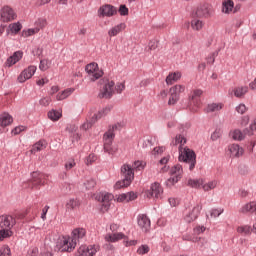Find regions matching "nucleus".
I'll use <instances>...</instances> for the list:
<instances>
[{
  "instance_id": "obj_1",
  "label": "nucleus",
  "mask_w": 256,
  "mask_h": 256,
  "mask_svg": "<svg viewBox=\"0 0 256 256\" xmlns=\"http://www.w3.org/2000/svg\"><path fill=\"white\" fill-rule=\"evenodd\" d=\"M119 125L114 124L110 126L108 131L104 134V151L109 155H115L117 148L113 147V140L115 139V131H117Z\"/></svg>"
},
{
  "instance_id": "obj_2",
  "label": "nucleus",
  "mask_w": 256,
  "mask_h": 256,
  "mask_svg": "<svg viewBox=\"0 0 256 256\" xmlns=\"http://www.w3.org/2000/svg\"><path fill=\"white\" fill-rule=\"evenodd\" d=\"M178 159L179 161H183V163H188L190 171H193L195 165H197V155L195 154V151L188 147L180 148Z\"/></svg>"
},
{
  "instance_id": "obj_3",
  "label": "nucleus",
  "mask_w": 256,
  "mask_h": 256,
  "mask_svg": "<svg viewBox=\"0 0 256 256\" xmlns=\"http://www.w3.org/2000/svg\"><path fill=\"white\" fill-rule=\"evenodd\" d=\"M96 201L102 203L101 211L105 213V211H109L111 207V201L115 199V196L109 192H100L95 196Z\"/></svg>"
},
{
  "instance_id": "obj_4",
  "label": "nucleus",
  "mask_w": 256,
  "mask_h": 256,
  "mask_svg": "<svg viewBox=\"0 0 256 256\" xmlns=\"http://www.w3.org/2000/svg\"><path fill=\"white\" fill-rule=\"evenodd\" d=\"M77 247V242L74 238L71 237H63L62 240L57 244L58 251L61 253H71Z\"/></svg>"
},
{
  "instance_id": "obj_5",
  "label": "nucleus",
  "mask_w": 256,
  "mask_h": 256,
  "mask_svg": "<svg viewBox=\"0 0 256 256\" xmlns=\"http://www.w3.org/2000/svg\"><path fill=\"white\" fill-rule=\"evenodd\" d=\"M171 177L167 180V185L171 187V185H175V183H179L180 179L183 177V166L181 164H176L170 169Z\"/></svg>"
},
{
  "instance_id": "obj_6",
  "label": "nucleus",
  "mask_w": 256,
  "mask_h": 256,
  "mask_svg": "<svg viewBox=\"0 0 256 256\" xmlns=\"http://www.w3.org/2000/svg\"><path fill=\"white\" fill-rule=\"evenodd\" d=\"M85 71L90 81H97V79L103 77V70L99 69V65L95 62L86 65Z\"/></svg>"
},
{
  "instance_id": "obj_7",
  "label": "nucleus",
  "mask_w": 256,
  "mask_h": 256,
  "mask_svg": "<svg viewBox=\"0 0 256 256\" xmlns=\"http://www.w3.org/2000/svg\"><path fill=\"white\" fill-rule=\"evenodd\" d=\"M201 209H203V205L196 204L192 208H186L184 211V221L186 223H193L199 217V213H201Z\"/></svg>"
},
{
  "instance_id": "obj_8",
  "label": "nucleus",
  "mask_w": 256,
  "mask_h": 256,
  "mask_svg": "<svg viewBox=\"0 0 256 256\" xmlns=\"http://www.w3.org/2000/svg\"><path fill=\"white\" fill-rule=\"evenodd\" d=\"M17 19V13L10 6H3L0 9V21L2 23H11Z\"/></svg>"
},
{
  "instance_id": "obj_9",
  "label": "nucleus",
  "mask_w": 256,
  "mask_h": 256,
  "mask_svg": "<svg viewBox=\"0 0 256 256\" xmlns=\"http://www.w3.org/2000/svg\"><path fill=\"white\" fill-rule=\"evenodd\" d=\"M101 251V246L98 244L82 245L77 251V256H95Z\"/></svg>"
},
{
  "instance_id": "obj_10",
  "label": "nucleus",
  "mask_w": 256,
  "mask_h": 256,
  "mask_svg": "<svg viewBox=\"0 0 256 256\" xmlns=\"http://www.w3.org/2000/svg\"><path fill=\"white\" fill-rule=\"evenodd\" d=\"M113 95H115V82L108 80L100 90L98 97L100 99H111Z\"/></svg>"
},
{
  "instance_id": "obj_11",
  "label": "nucleus",
  "mask_w": 256,
  "mask_h": 256,
  "mask_svg": "<svg viewBox=\"0 0 256 256\" xmlns=\"http://www.w3.org/2000/svg\"><path fill=\"white\" fill-rule=\"evenodd\" d=\"M109 113H111V107H105L101 109L97 114H94L92 116V119L90 122L84 123L82 125V128L85 129V131H87V129H90L93 123H95L96 121H99V119H101L102 117H105V115H109Z\"/></svg>"
},
{
  "instance_id": "obj_12",
  "label": "nucleus",
  "mask_w": 256,
  "mask_h": 256,
  "mask_svg": "<svg viewBox=\"0 0 256 256\" xmlns=\"http://www.w3.org/2000/svg\"><path fill=\"white\" fill-rule=\"evenodd\" d=\"M213 7L209 4H203L196 10V16L203 19H209V17H213Z\"/></svg>"
},
{
  "instance_id": "obj_13",
  "label": "nucleus",
  "mask_w": 256,
  "mask_h": 256,
  "mask_svg": "<svg viewBox=\"0 0 256 256\" xmlns=\"http://www.w3.org/2000/svg\"><path fill=\"white\" fill-rule=\"evenodd\" d=\"M16 223L17 221L15 220V217L11 215L0 216V229H10L11 231Z\"/></svg>"
},
{
  "instance_id": "obj_14",
  "label": "nucleus",
  "mask_w": 256,
  "mask_h": 256,
  "mask_svg": "<svg viewBox=\"0 0 256 256\" xmlns=\"http://www.w3.org/2000/svg\"><path fill=\"white\" fill-rule=\"evenodd\" d=\"M114 15H117V8L110 4L103 5L98 10V17H113Z\"/></svg>"
},
{
  "instance_id": "obj_15",
  "label": "nucleus",
  "mask_w": 256,
  "mask_h": 256,
  "mask_svg": "<svg viewBox=\"0 0 256 256\" xmlns=\"http://www.w3.org/2000/svg\"><path fill=\"white\" fill-rule=\"evenodd\" d=\"M36 71H37V66H28L18 76V82L25 83V81H28V79H31V77L35 75Z\"/></svg>"
},
{
  "instance_id": "obj_16",
  "label": "nucleus",
  "mask_w": 256,
  "mask_h": 256,
  "mask_svg": "<svg viewBox=\"0 0 256 256\" xmlns=\"http://www.w3.org/2000/svg\"><path fill=\"white\" fill-rule=\"evenodd\" d=\"M203 95V90L195 89L190 93L189 99L192 105H196V107L190 108L193 113H197V107H199V99Z\"/></svg>"
},
{
  "instance_id": "obj_17",
  "label": "nucleus",
  "mask_w": 256,
  "mask_h": 256,
  "mask_svg": "<svg viewBox=\"0 0 256 256\" xmlns=\"http://www.w3.org/2000/svg\"><path fill=\"white\" fill-rule=\"evenodd\" d=\"M137 223H138V226L140 227V229H142V231H144V233H147V231H149V229H151V220L145 214L138 215Z\"/></svg>"
},
{
  "instance_id": "obj_18",
  "label": "nucleus",
  "mask_w": 256,
  "mask_h": 256,
  "mask_svg": "<svg viewBox=\"0 0 256 256\" xmlns=\"http://www.w3.org/2000/svg\"><path fill=\"white\" fill-rule=\"evenodd\" d=\"M39 185H45V174L33 172L30 187L33 189V187H39Z\"/></svg>"
},
{
  "instance_id": "obj_19",
  "label": "nucleus",
  "mask_w": 256,
  "mask_h": 256,
  "mask_svg": "<svg viewBox=\"0 0 256 256\" xmlns=\"http://www.w3.org/2000/svg\"><path fill=\"white\" fill-rule=\"evenodd\" d=\"M228 153L230 157H236L239 159V157H243L245 150L239 144H230L228 146Z\"/></svg>"
},
{
  "instance_id": "obj_20",
  "label": "nucleus",
  "mask_w": 256,
  "mask_h": 256,
  "mask_svg": "<svg viewBox=\"0 0 256 256\" xmlns=\"http://www.w3.org/2000/svg\"><path fill=\"white\" fill-rule=\"evenodd\" d=\"M121 175L124 179H128V181H131V182H133V179H135V173L133 172V167L129 164L122 165Z\"/></svg>"
},
{
  "instance_id": "obj_21",
  "label": "nucleus",
  "mask_w": 256,
  "mask_h": 256,
  "mask_svg": "<svg viewBox=\"0 0 256 256\" xmlns=\"http://www.w3.org/2000/svg\"><path fill=\"white\" fill-rule=\"evenodd\" d=\"M222 13H225V15H231V13H237V10H235V2L233 0H224L222 1Z\"/></svg>"
},
{
  "instance_id": "obj_22",
  "label": "nucleus",
  "mask_w": 256,
  "mask_h": 256,
  "mask_svg": "<svg viewBox=\"0 0 256 256\" xmlns=\"http://www.w3.org/2000/svg\"><path fill=\"white\" fill-rule=\"evenodd\" d=\"M161 195H163V187H161V184H159V182H154L151 185L148 197H155V199H159L161 198Z\"/></svg>"
},
{
  "instance_id": "obj_23",
  "label": "nucleus",
  "mask_w": 256,
  "mask_h": 256,
  "mask_svg": "<svg viewBox=\"0 0 256 256\" xmlns=\"http://www.w3.org/2000/svg\"><path fill=\"white\" fill-rule=\"evenodd\" d=\"M23 59V52L22 51H16L12 56H10L6 62L5 66L6 67H13L16 63H19Z\"/></svg>"
},
{
  "instance_id": "obj_24",
  "label": "nucleus",
  "mask_w": 256,
  "mask_h": 256,
  "mask_svg": "<svg viewBox=\"0 0 256 256\" xmlns=\"http://www.w3.org/2000/svg\"><path fill=\"white\" fill-rule=\"evenodd\" d=\"M126 28H127V25L125 23L117 24L116 26L112 27L108 31V35H109V37H117V35H119V33L123 32V31H125Z\"/></svg>"
},
{
  "instance_id": "obj_25",
  "label": "nucleus",
  "mask_w": 256,
  "mask_h": 256,
  "mask_svg": "<svg viewBox=\"0 0 256 256\" xmlns=\"http://www.w3.org/2000/svg\"><path fill=\"white\" fill-rule=\"evenodd\" d=\"M185 143H187V139L183 137V135L179 134L176 135L175 139L172 140L171 146L177 147V145H179L178 149L181 151V149H185V147H183Z\"/></svg>"
},
{
  "instance_id": "obj_26",
  "label": "nucleus",
  "mask_w": 256,
  "mask_h": 256,
  "mask_svg": "<svg viewBox=\"0 0 256 256\" xmlns=\"http://www.w3.org/2000/svg\"><path fill=\"white\" fill-rule=\"evenodd\" d=\"M182 74L179 71L170 72L169 75L166 77V84L173 85V83H177L179 79H181Z\"/></svg>"
},
{
  "instance_id": "obj_27",
  "label": "nucleus",
  "mask_w": 256,
  "mask_h": 256,
  "mask_svg": "<svg viewBox=\"0 0 256 256\" xmlns=\"http://www.w3.org/2000/svg\"><path fill=\"white\" fill-rule=\"evenodd\" d=\"M121 239H125V234L119 232L114 234H107L105 236V241L108 243H117V241H121Z\"/></svg>"
},
{
  "instance_id": "obj_28",
  "label": "nucleus",
  "mask_w": 256,
  "mask_h": 256,
  "mask_svg": "<svg viewBox=\"0 0 256 256\" xmlns=\"http://www.w3.org/2000/svg\"><path fill=\"white\" fill-rule=\"evenodd\" d=\"M13 123V117L9 113H3L0 115V125L1 127H8Z\"/></svg>"
},
{
  "instance_id": "obj_29",
  "label": "nucleus",
  "mask_w": 256,
  "mask_h": 256,
  "mask_svg": "<svg viewBox=\"0 0 256 256\" xmlns=\"http://www.w3.org/2000/svg\"><path fill=\"white\" fill-rule=\"evenodd\" d=\"M249 92V87L247 86H238L234 88L233 93L235 97L241 99V97H245V94Z\"/></svg>"
},
{
  "instance_id": "obj_30",
  "label": "nucleus",
  "mask_w": 256,
  "mask_h": 256,
  "mask_svg": "<svg viewBox=\"0 0 256 256\" xmlns=\"http://www.w3.org/2000/svg\"><path fill=\"white\" fill-rule=\"evenodd\" d=\"M191 27H192L193 31H201V29H203V27H205V22H203V20H201L199 18H193L191 20Z\"/></svg>"
},
{
  "instance_id": "obj_31",
  "label": "nucleus",
  "mask_w": 256,
  "mask_h": 256,
  "mask_svg": "<svg viewBox=\"0 0 256 256\" xmlns=\"http://www.w3.org/2000/svg\"><path fill=\"white\" fill-rule=\"evenodd\" d=\"M223 109V103H211L206 107V113H218Z\"/></svg>"
},
{
  "instance_id": "obj_32",
  "label": "nucleus",
  "mask_w": 256,
  "mask_h": 256,
  "mask_svg": "<svg viewBox=\"0 0 256 256\" xmlns=\"http://www.w3.org/2000/svg\"><path fill=\"white\" fill-rule=\"evenodd\" d=\"M217 185H219V182L217 180H211L207 183L203 182L202 189L207 193L209 191H213V189H216Z\"/></svg>"
},
{
  "instance_id": "obj_33",
  "label": "nucleus",
  "mask_w": 256,
  "mask_h": 256,
  "mask_svg": "<svg viewBox=\"0 0 256 256\" xmlns=\"http://www.w3.org/2000/svg\"><path fill=\"white\" fill-rule=\"evenodd\" d=\"M81 202L77 198H71L66 202V209L68 211H73V209H77V207H80Z\"/></svg>"
},
{
  "instance_id": "obj_34",
  "label": "nucleus",
  "mask_w": 256,
  "mask_h": 256,
  "mask_svg": "<svg viewBox=\"0 0 256 256\" xmlns=\"http://www.w3.org/2000/svg\"><path fill=\"white\" fill-rule=\"evenodd\" d=\"M74 91H75V89H73V88H67L66 90H64L56 95V100L63 101L64 99H67V97L71 96Z\"/></svg>"
},
{
  "instance_id": "obj_35",
  "label": "nucleus",
  "mask_w": 256,
  "mask_h": 256,
  "mask_svg": "<svg viewBox=\"0 0 256 256\" xmlns=\"http://www.w3.org/2000/svg\"><path fill=\"white\" fill-rule=\"evenodd\" d=\"M232 139H234V141H243V139H245V135H247V133H245V130L244 132H242L241 130L239 129H236V130H233L231 133H230Z\"/></svg>"
},
{
  "instance_id": "obj_36",
  "label": "nucleus",
  "mask_w": 256,
  "mask_h": 256,
  "mask_svg": "<svg viewBox=\"0 0 256 256\" xmlns=\"http://www.w3.org/2000/svg\"><path fill=\"white\" fill-rule=\"evenodd\" d=\"M72 234H73L72 239H75L77 243V239H83V237L87 235V231L83 228H76L73 230Z\"/></svg>"
},
{
  "instance_id": "obj_37",
  "label": "nucleus",
  "mask_w": 256,
  "mask_h": 256,
  "mask_svg": "<svg viewBox=\"0 0 256 256\" xmlns=\"http://www.w3.org/2000/svg\"><path fill=\"white\" fill-rule=\"evenodd\" d=\"M187 185L188 187H192V189H199L200 187H203V178L189 179Z\"/></svg>"
},
{
  "instance_id": "obj_38",
  "label": "nucleus",
  "mask_w": 256,
  "mask_h": 256,
  "mask_svg": "<svg viewBox=\"0 0 256 256\" xmlns=\"http://www.w3.org/2000/svg\"><path fill=\"white\" fill-rule=\"evenodd\" d=\"M240 213H255V202H250L242 206Z\"/></svg>"
},
{
  "instance_id": "obj_39",
  "label": "nucleus",
  "mask_w": 256,
  "mask_h": 256,
  "mask_svg": "<svg viewBox=\"0 0 256 256\" xmlns=\"http://www.w3.org/2000/svg\"><path fill=\"white\" fill-rule=\"evenodd\" d=\"M47 147V143L45 141H39L38 143L34 144L31 153H38V151H43Z\"/></svg>"
},
{
  "instance_id": "obj_40",
  "label": "nucleus",
  "mask_w": 256,
  "mask_h": 256,
  "mask_svg": "<svg viewBox=\"0 0 256 256\" xmlns=\"http://www.w3.org/2000/svg\"><path fill=\"white\" fill-rule=\"evenodd\" d=\"M246 135L248 137H253L256 135V119L253 120L249 128H246L245 130Z\"/></svg>"
},
{
  "instance_id": "obj_41",
  "label": "nucleus",
  "mask_w": 256,
  "mask_h": 256,
  "mask_svg": "<svg viewBox=\"0 0 256 256\" xmlns=\"http://www.w3.org/2000/svg\"><path fill=\"white\" fill-rule=\"evenodd\" d=\"M237 233H239L240 235H251V226L249 225H244V226H239L236 229Z\"/></svg>"
},
{
  "instance_id": "obj_42",
  "label": "nucleus",
  "mask_w": 256,
  "mask_h": 256,
  "mask_svg": "<svg viewBox=\"0 0 256 256\" xmlns=\"http://www.w3.org/2000/svg\"><path fill=\"white\" fill-rule=\"evenodd\" d=\"M12 236H13V231H11L10 229L1 228L0 241H3V239H7Z\"/></svg>"
},
{
  "instance_id": "obj_43",
  "label": "nucleus",
  "mask_w": 256,
  "mask_h": 256,
  "mask_svg": "<svg viewBox=\"0 0 256 256\" xmlns=\"http://www.w3.org/2000/svg\"><path fill=\"white\" fill-rule=\"evenodd\" d=\"M39 28H29L27 30L22 31V37H31L37 33H39Z\"/></svg>"
},
{
  "instance_id": "obj_44",
  "label": "nucleus",
  "mask_w": 256,
  "mask_h": 256,
  "mask_svg": "<svg viewBox=\"0 0 256 256\" xmlns=\"http://www.w3.org/2000/svg\"><path fill=\"white\" fill-rule=\"evenodd\" d=\"M131 180H128L127 178H124L122 181H118L115 184V189H123V187H129L131 185Z\"/></svg>"
},
{
  "instance_id": "obj_45",
  "label": "nucleus",
  "mask_w": 256,
  "mask_h": 256,
  "mask_svg": "<svg viewBox=\"0 0 256 256\" xmlns=\"http://www.w3.org/2000/svg\"><path fill=\"white\" fill-rule=\"evenodd\" d=\"M185 92V86L184 85H175L172 88H170V93H174L175 95H178L180 93H184Z\"/></svg>"
},
{
  "instance_id": "obj_46",
  "label": "nucleus",
  "mask_w": 256,
  "mask_h": 256,
  "mask_svg": "<svg viewBox=\"0 0 256 256\" xmlns=\"http://www.w3.org/2000/svg\"><path fill=\"white\" fill-rule=\"evenodd\" d=\"M9 29L11 33H14L15 35H17V33H19L21 29H23V26L19 22H16V23L10 24Z\"/></svg>"
},
{
  "instance_id": "obj_47",
  "label": "nucleus",
  "mask_w": 256,
  "mask_h": 256,
  "mask_svg": "<svg viewBox=\"0 0 256 256\" xmlns=\"http://www.w3.org/2000/svg\"><path fill=\"white\" fill-rule=\"evenodd\" d=\"M51 67V61L49 59H43L40 61L39 69L40 71H47Z\"/></svg>"
},
{
  "instance_id": "obj_48",
  "label": "nucleus",
  "mask_w": 256,
  "mask_h": 256,
  "mask_svg": "<svg viewBox=\"0 0 256 256\" xmlns=\"http://www.w3.org/2000/svg\"><path fill=\"white\" fill-rule=\"evenodd\" d=\"M48 117L51 121H59V119H61V113L59 111L51 110L48 112Z\"/></svg>"
},
{
  "instance_id": "obj_49",
  "label": "nucleus",
  "mask_w": 256,
  "mask_h": 256,
  "mask_svg": "<svg viewBox=\"0 0 256 256\" xmlns=\"http://www.w3.org/2000/svg\"><path fill=\"white\" fill-rule=\"evenodd\" d=\"M133 171H143L145 169V163L143 161H135L132 165Z\"/></svg>"
},
{
  "instance_id": "obj_50",
  "label": "nucleus",
  "mask_w": 256,
  "mask_h": 256,
  "mask_svg": "<svg viewBox=\"0 0 256 256\" xmlns=\"http://www.w3.org/2000/svg\"><path fill=\"white\" fill-rule=\"evenodd\" d=\"M77 165V163L75 162V159H69L64 167L66 171H71V169H73V167H75Z\"/></svg>"
},
{
  "instance_id": "obj_51",
  "label": "nucleus",
  "mask_w": 256,
  "mask_h": 256,
  "mask_svg": "<svg viewBox=\"0 0 256 256\" xmlns=\"http://www.w3.org/2000/svg\"><path fill=\"white\" fill-rule=\"evenodd\" d=\"M150 248L147 245H141L138 250H137V254L138 255H147V253H149Z\"/></svg>"
},
{
  "instance_id": "obj_52",
  "label": "nucleus",
  "mask_w": 256,
  "mask_h": 256,
  "mask_svg": "<svg viewBox=\"0 0 256 256\" xmlns=\"http://www.w3.org/2000/svg\"><path fill=\"white\" fill-rule=\"evenodd\" d=\"M123 91H125V82L117 83L114 86V92H116V93H123Z\"/></svg>"
},
{
  "instance_id": "obj_53",
  "label": "nucleus",
  "mask_w": 256,
  "mask_h": 256,
  "mask_svg": "<svg viewBox=\"0 0 256 256\" xmlns=\"http://www.w3.org/2000/svg\"><path fill=\"white\" fill-rule=\"evenodd\" d=\"M11 255V248L9 246H2L0 248V256H10Z\"/></svg>"
},
{
  "instance_id": "obj_54",
  "label": "nucleus",
  "mask_w": 256,
  "mask_h": 256,
  "mask_svg": "<svg viewBox=\"0 0 256 256\" xmlns=\"http://www.w3.org/2000/svg\"><path fill=\"white\" fill-rule=\"evenodd\" d=\"M177 101H179V95L170 93L168 105H175V103H177Z\"/></svg>"
},
{
  "instance_id": "obj_55",
  "label": "nucleus",
  "mask_w": 256,
  "mask_h": 256,
  "mask_svg": "<svg viewBox=\"0 0 256 256\" xmlns=\"http://www.w3.org/2000/svg\"><path fill=\"white\" fill-rule=\"evenodd\" d=\"M115 201H117V203H128L127 193H123V194L116 196Z\"/></svg>"
},
{
  "instance_id": "obj_56",
  "label": "nucleus",
  "mask_w": 256,
  "mask_h": 256,
  "mask_svg": "<svg viewBox=\"0 0 256 256\" xmlns=\"http://www.w3.org/2000/svg\"><path fill=\"white\" fill-rule=\"evenodd\" d=\"M39 103L43 107H47L49 106V103H51V97L49 96L43 97L42 99H40Z\"/></svg>"
},
{
  "instance_id": "obj_57",
  "label": "nucleus",
  "mask_w": 256,
  "mask_h": 256,
  "mask_svg": "<svg viewBox=\"0 0 256 256\" xmlns=\"http://www.w3.org/2000/svg\"><path fill=\"white\" fill-rule=\"evenodd\" d=\"M37 255H39V248L33 247V248H30V249L28 250L26 256H37Z\"/></svg>"
},
{
  "instance_id": "obj_58",
  "label": "nucleus",
  "mask_w": 256,
  "mask_h": 256,
  "mask_svg": "<svg viewBox=\"0 0 256 256\" xmlns=\"http://www.w3.org/2000/svg\"><path fill=\"white\" fill-rule=\"evenodd\" d=\"M222 213H223V209H221V208H219V209H212L211 212H210V215H211V217L217 218Z\"/></svg>"
},
{
  "instance_id": "obj_59",
  "label": "nucleus",
  "mask_w": 256,
  "mask_h": 256,
  "mask_svg": "<svg viewBox=\"0 0 256 256\" xmlns=\"http://www.w3.org/2000/svg\"><path fill=\"white\" fill-rule=\"evenodd\" d=\"M236 111H237V113H240V115H243V113L247 112V106H245V104H239L236 107Z\"/></svg>"
},
{
  "instance_id": "obj_60",
  "label": "nucleus",
  "mask_w": 256,
  "mask_h": 256,
  "mask_svg": "<svg viewBox=\"0 0 256 256\" xmlns=\"http://www.w3.org/2000/svg\"><path fill=\"white\" fill-rule=\"evenodd\" d=\"M148 47H149L150 51H155V49H157V47H159V42H157V40H151L148 44Z\"/></svg>"
},
{
  "instance_id": "obj_61",
  "label": "nucleus",
  "mask_w": 256,
  "mask_h": 256,
  "mask_svg": "<svg viewBox=\"0 0 256 256\" xmlns=\"http://www.w3.org/2000/svg\"><path fill=\"white\" fill-rule=\"evenodd\" d=\"M126 197H127L128 203H129V201H135V199H137V193L128 192V193H126Z\"/></svg>"
},
{
  "instance_id": "obj_62",
  "label": "nucleus",
  "mask_w": 256,
  "mask_h": 256,
  "mask_svg": "<svg viewBox=\"0 0 256 256\" xmlns=\"http://www.w3.org/2000/svg\"><path fill=\"white\" fill-rule=\"evenodd\" d=\"M119 13L120 15H129V8H127V6L125 5H121L120 8H119Z\"/></svg>"
},
{
  "instance_id": "obj_63",
  "label": "nucleus",
  "mask_w": 256,
  "mask_h": 256,
  "mask_svg": "<svg viewBox=\"0 0 256 256\" xmlns=\"http://www.w3.org/2000/svg\"><path fill=\"white\" fill-rule=\"evenodd\" d=\"M221 137V130H215L212 134H211V139L212 141H217V139H219Z\"/></svg>"
},
{
  "instance_id": "obj_64",
  "label": "nucleus",
  "mask_w": 256,
  "mask_h": 256,
  "mask_svg": "<svg viewBox=\"0 0 256 256\" xmlns=\"http://www.w3.org/2000/svg\"><path fill=\"white\" fill-rule=\"evenodd\" d=\"M22 131H25V127L18 126L12 130V135H19V133H22Z\"/></svg>"
}]
</instances>
